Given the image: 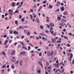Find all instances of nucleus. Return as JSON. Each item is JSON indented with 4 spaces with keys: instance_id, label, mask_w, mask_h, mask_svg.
Wrapping results in <instances>:
<instances>
[{
    "instance_id": "nucleus-17",
    "label": "nucleus",
    "mask_w": 74,
    "mask_h": 74,
    "mask_svg": "<svg viewBox=\"0 0 74 74\" xmlns=\"http://www.w3.org/2000/svg\"><path fill=\"white\" fill-rule=\"evenodd\" d=\"M61 21H63L64 22H66V21H67V20L64 19H62L61 20Z\"/></svg>"
},
{
    "instance_id": "nucleus-32",
    "label": "nucleus",
    "mask_w": 74,
    "mask_h": 74,
    "mask_svg": "<svg viewBox=\"0 0 74 74\" xmlns=\"http://www.w3.org/2000/svg\"><path fill=\"white\" fill-rule=\"evenodd\" d=\"M67 14V12H64V15H66Z\"/></svg>"
},
{
    "instance_id": "nucleus-53",
    "label": "nucleus",
    "mask_w": 74,
    "mask_h": 74,
    "mask_svg": "<svg viewBox=\"0 0 74 74\" xmlns=\"http://www.w3.org/2000/svg\"><path fill=\"white\" fill-rule=\"evenodd\" d=\"M64 38L65 39H68V37L66 36H65Z\"/></svg>"
},
{
    "instance_id": "nucleus-50",
    "label": "nucleus",
    "mask_w": 74,
    "mask_h": 74,
    "mask_svg": "<svg viewBox=\"0 0 74 74\" xmlns=\"http://www.w3.org/2000/svg\"><path fill=\"white\" fill-rule=\"evenodd\" d=\"M3 37L4 38H6L7 37V35H4L3 36Z\"/></svg>"
},
{
    "instance_id": "nucleus-1",
    "label": "nucleus",
    "mask_w": 74,
    "mask_h": 74,
    "mask_svg": "<svg viewBox=\"0 0 74 74\" xmlns=\"http://www.w3.org/2000/svg\"><path fill=\"white\" fill-rule=\"evenodd\" d=\"M54 66H56V67L57 68H59V63H58L57 64H54Z\"/></svg>"
},
{
    "instance_id": "nucleus-55",
    "label": "nucleus",
    "mask_w": 74,
    "mask_h": 74,
    "mask_svg": "<svg viewBox=\"0 0 74 74\" xmlns=\"http://www.w3.org/2000/svg\"><path fill=\"white\" fill-rule=\"evenodd\" d=\"M38 73H41V71L40 70H39L38 71Z\"/></svg>"
},
{
    "instance_id": "nucleus-22",
    "label": "nucleus",
    "mask_w": 74,
    "mask_h": 74,
    "mask_svg": "<svg viewBox=\"0 0 74 74\" xmlns=\"http://www.w3.org/2000/svg\"><path fill=\"white\" fill-rule=\"evenodd\" d=\"M31 49V47L30 46H29L28 47V51H29V50Z\"/></svg>"
},
{
    "instance_id": "nucleus-6",
    "label": "nucleus",
    "mask_w": 74,
    "mask_h": 74,
    "mask_svg": "<svg viewBox=\"0 0 74 74\" xmlns=\"http://www.w3.org/2000/svg\"><path fill=\"white\" fill-rule=\"evenodd\" d=\"M28 32H27V36H30V31L29 30H28Z\"/></svg>"
},
{
    "instance_id": "nucleus-44",
    "label": "nucleus",
    "mask_w": 74,
    "mask_h": 74,
    "mask_svg": "<svg viewBox=\"0 0 74 74\" xmlns=\"http://www.w3.org/2000/svg\"><path fill=\"white\" fill-rule=\"evenodd\" d=\"M57 4L58 5H60V2H57Z\"/></svg>"
},
{
    "instance_id": "nucleus-35",
    "label": "nucleus",
    "mask_w": 74,
    "mask_h": 74,
    "mask_svg": "<svg viewBox=\"0 0 74 74\" xmlns=\"http://www.w3.org/2000/svg\"><path fill=\"white\" fill-rule=\"evenodd\" d=\"M11 68L12 69H14L15 68V66H14V65H13L12 66Z\"/></svg>"
},
{
    "instance_id": "nucleus-8",
    "label": "nucleus",
    "mask_w": 74,
    "mask_h": 74,
    "mask_svg": "<svg viewBox=\"0 0 74 74\" xmlns=\"http://www.w3.org/2000/svg\"><path fill=\"white\" fill-rule=\"evenodd\" d=\"M49 25L50 26H51V27H53V26H54V24L53 23H50Z\"/></svg>"
},
{
    "instance_id": "nucleus-63",
    "label": "nucleus",
    "mask_w": 74,
    "mask_h": 74,
    "mask_svg": "<svg viewBox=\"0 0 74 74\" xmlns=\"http://www.w3.org/2000/svg\"><path fill=\"white\" fill-rule=\"evenodd\" d=\"M40 28L41 29H43V26H40Z\"/></svg>"
},
{
    "instance_id": "nucleus-28",
    "label": "nucleus",
    "mask_w": 74,
    "mask_h": 74,
    "mask_svg": "<svg viewBox=\"0 0 74 74\" xmlns=\"http://www.w3.org/2000/svg\"><path fill=\"white\" fill-rule=\"evenodd\" d=\"M12 6H13V7H14V6L15 5V3H12Z\"/></svg>"
},
{
    "instance_id": "nucleus-9",
    "label": "nucleus",
    "mask_w": 74,
    "mask_h": 74,
    "mask_svg": "<svg viewBox=\"0 0 74 74\" xmlns=\"http://www.w3.org/2000/svg\"><path fill=\"white\" fill-rule=\"evenodd\" d=\"M53 55V51H51V53H50V56H52Z\"/></svg>"
},
{
    "instance_id": "nucleus-42",
    "label": "nucleus",
    "mask_w": 74,
    "mask_h": 74,
    "mask_svg": "<svg viewBox=\"0 0 74 74\" xmlns=\"http://www.w3.org/2000/svg\"><path fill=\"white\" fill-rule=\"evenodd\" d=\"M69 60L70 62H71V58L69 57Z\"/></svg>"
},
{
    "instance_id": "nucleus-11",
    "label": "nucleus",
    "mask_w": 74,
    "mask_h": 74,
    "mask_svg": "<svg viewBox=\"0 0 74 74\" xmlns=\"http://www.w3.org/2000/svg\"><path fill=\"white\" fill-rule=\"evenodd\" d=\"M25 53H26V52L25 51H23L20 54V55H25Z\"/></svg>"
},
{
    "instance_id": "nucleus-15",
    "label": "nucleus",
    "mask_w": 74,
    "mask_h": 74,
    "mask_svg": "<svg viewBox=\"0 0 74 74\" xmlns=\"http://www.w3.org/2000/svg\"><path fill=\"white\" fill-rule=\"evenodd\" d=\"M42 6H41L40 8L38 10V12H40V10H41L42 9Z\"/></svg>"
},
{
    "instance_id": "nucleus-43",
    "label": "nucleus",
    "mask_w": 74,
    "mask_h": 74,
    "mask_svg": "<svg viewBox=\"0 0 74 74\" xmlns=\"http://www.w3.org/2000/svg\"><path fill=\"white\" fill-rule=\"evenodd\" d=\"M30 16H31V19H33V15H32V14H31L30 15Z\"/></svg>"
},
{
    "instance_id": "nucleus-54",
    "label": "nucleus",
    "mask_w": 74,
    "mask_h": 74,
    "mask_svg": "<svg viewBox=\"0 0 74 74\" xmlns=\"http://www.w3.org/2000/svg\"><path fill=\"white\" fill-rule=\"evenodd\" d=\"M69 36H72V33H69Z\"/></svg>"
},
{
    "instance_id": "nucleus-14",
    "label": "nucleus",
    "mask_w": 74,
    "mask_h": 74,
    "mask_svg": "<svg viewBox=\"0 0 74 74\" xmlns=\"http://www.w3.org/2000/svg\"><path fill=\"white\" fill-rule=\"evenodd\" d=\"M46 18L47 19L46 20L47 22H49V18H48V17H47Z\"/></svg>"
},
{
    "instance_id": "nucleus-59",
    "label": "nucleus",
    "mask_w": 74,
    "mask_h": 74,
    "mask_svg": "<svg viewBox=\"0 0 74 74\" xmlns=\"http://www.w3.org/2000/svg\"><path fill=\"white\" fill-rule=\"evenodd\" d=\"M20 47H21V45H18V48H20Z\"/></svg>"
},
{
    "instance_id": "nucleus-26",
    "label": "nucleus",
    "mask_w": 74,
    "mask_h": 74,
    "mask_svg": "<svg viewBox=\"0 0 74 74\" xmlns=\"http://www.w3.org/2000/svg\"><path fill=\"white\" fill-rule=\"evenodd\" d=\"M23 49H26L27 50V49L26 47H25L24 46H23Z\"/></svg>"
},
{
    "instance_id": "nucleus-3",
    "label": "nucleus",
    "mask_w": 74,
    "mask_h": 74,
    "mask_svg": "<svg viewBox=\"0 0 74 74\" xmlns=\"http://www.w3.org/2000/svg\"><path fill=\"white\" fill-rule=\"evenodd\" d=\"M15 53V50H13V51L12 52L11 55H14Z\"/></svg>"
},
{
    "instance_id": "nucleus-45",
    "label": "nucleus",
    "mask_w": 74,
    "mask_h": 74,
    "mask_svg": "<svg viewBox=\"0 0 74 74\" xmlns=\"http://www.w3.org/2000/svg\"><path fill=\"white\" fill-rule=\"evenodd\" d=\"M15 24H18V21H15Z\"/></svg>"
},
{
    "instance_id": "nucleus-16",
    "label": "nucleus",
    "mask_w": 74,
    "mask_h": 74,
    "mask_svg": "<svg viewBox=\"0 0 74 74\" xmlns=\"http://www.w3.org/2000/svg\"><path fill=\"white\" fill-rule=\"evenodd\" d=\"M55 39L53 38H52V41L54 43L55 42Z\"/></svg>"
},
{
    "instance_id": "nucleus-13",
    "label": "nucleus",
    "mask_w": 74,
    "mask_h": 74,
    "mask_svg": "<svg viewBox=\"0 0 74 74\" xmlns=\"http://www.w3.org/2000/svg\"><path fill=\"white\" fill-rule=\"evenodd\" d=\"M7 43H8V40H5V43L4 44V45H6V44H7Z\"/></svg>"
},
{
    "instance_id": "nucleus-19",
    "label": "nucleus",
    "mask_w": 74,
    "mask_h": 74,
    "mask_svg": "<svg viewBox=\"0 0 74 74\" xmlns=\"http://www.w3.org/2000/svg\"><path fill=\"white\" fill-rule=\"evenodd\" d=\"M21 44H22V45H24V46H25V44H24V43L23 42H20Z\"/></svg>"
},
{
    "instance_id": "nucleus-40",
    "label": "nucleus",
    "mask_w": 74,
    "mask_h": 74,
    "mask_svg": "<svg viewBox=\"0 0 74 74\" xmlns=\"http://www.w3.org/2000/svg\"><path fill=\"white\" fill-rule=\"evenodd\" d=\"M12 14H13V13L12 12H10V15H12Z\"/></svg>"
},
{
    "instance_id": "nucleus-62",
    "label": "nucleus",
    "mask_w": 74,
    "mask_h": 74,
    "mask_svg": "<svg viewBox=\"0 0 74 74\" xmlns=\"http://www.w3.org/2000/svg\"><path fill=\"white\" fill-rule=\"evenodd\" d=\"M41 53H39V56H41Z\"/></svg>"
},
{
    "instance_id": "nucleus-29",
    "label": "nucleus",
    "mask_w": 74,
    "mask_h": 74,
    "mask_svg": "<svg viewBox=\"0 0 74 74\" xmlns=\"http://www.w3.org/2000/svg\"><path fill=\"white\" fill-rule=\"evenodd\" d=\"M19 19H21V18H22V16L20 14L19 15Z\"/></svg>"
},
{
    "instance_id": "nucleus-33",
    "label": "nucleus",
    "mask_w": 74,
    "mask_h": 74,
    "mask_svg": "<svg viewBox=\"0 0 74 74\" xmlns=\"http://www.w3.org/2000/svg\"><path fill=\"white\" fill-rule=\"evenodd\" d=\"M42 3L44 4H45V3H47V1H43Z\"/></svg>"
},
{
    "instance_id": "nucleus-34",
    "label": "nucleus",
    "mask_w": 74,
    "mask_h": 74,
    "mask_svg": "<svg viewBox=\"0 0 74 74\" xmlns=\"http://www.w3.org/2000/svg\"><path fill=\"white\" fill-rule=\"evenodd\" d=\"M18 29H23V26H20Z\"/></svg>"
},
{
    "instance_id": "nucleus-48",
    "label": "nucleus",
    "mask_w": 74,
    "mask_h": 74,
    "mask_svg": "<svg viewBox=\"0 0 74 74\" xmlns=\"http://www.w3.org/2000/svg\"><path fill=\"white\" fill-rule=\"evenodd\" d=\"M25 38V36H22L21 37V39H23Z\"/></svg>"
},
{
    "instance_id": "nucleus-25",
    "label": "nucleus",
    "mask_w": 74,
    "mask_h": 74,
    "mask_svg": "<svg viewBox=\"0 0 74 74\" xmlns=\"http://www.w3.org/2000/svg\"><path fill=\"white\" fill-rule=\"evenodd\" d=\"M9 12H13V10H12L10 9L9 11Z\"/></svg>"
},
{
    "instance_id": "nucleus-47",
    "label": "nucleus",
    "mask_w": 74,
    "mask_h": 74,
    "mask_svg": "<svg viewBox=\"0 0 74 74\" xmlns=\"http://www.w3.org/2000/svg\"><path fill=\"white\" fill-rule=\"evenodd\" d=\"M29 45H30L31 46H32V47H34V45L31 44V43H29Z\"/></svg>"
},
{
    "instance_id": "nucleus-10",
    "label": "nucleus",
    "mask_w": 74,
    "mask_h": 74,
    "mask_svg": "<svg viewBox=\"0 0 74 74\" xmlns=\"http://www.w3.org/2000/svg\"><path fill=\"white\" fill-rule=\"evenodd\" d=\"M39 64H40V66H42V67H43V66L42 65V62L40 61H39Z\"/></svg>"
},
{
    "instance_id": "nucleus-46",
    "label": "nucleus",
    "mask_w": 74,
    "mask_h": 74,
    "mask_svg": "<svg viewBox=\"0 0 74 74\" xmlns=\"http://www.w3.org/2000/svg\"><path fill=\"white\" fill-rule=\"evenodd\" d=\"M10 34H12V33H13V32H12V31L11 30H10Z\"/></svg>"
},
{
    "instance_id": "nucleus-51",
    "label": "nucleus",
    "mask_w": 74,
    "mask_h": 74,
    "mask_svg": "<svg viewBox=\"0 0 74 74\" xmlns=\"http://www.w3.org/2000/svg\"><path fill=\"white\" fill-rule=\"evenodd\" d=\"M67 47H70L71 46L69 44H67Z\"/></svg>"
},
{
    "instance_id": "nucleus-39",
    "label": "nucleus",
    "mask_w": 74,
    "mask_h": 74,
    "mask_svg": "<svg viewBox=\"0 0 74 74\" xmlns=\"http://www.w3.org/2000/svg\"><path fill=\"white\" fill-rule=\"evenodd\" d=\"M51 66H50L48 67V69H51Z\"/></svg>"
},
{
    "instance_id": "nucleus-60",
    "label": "nucleus",
    "mask_w": 74,
    "mask_h": 74,
    "mask_svg": "<svg viewBox=\"0 0 74 74\" xmlns=\"http://www.w3.org/2000/svg\"><path fill=\"white\" fill-rule=\"evenodd\" d=\"M2 18H3V19H4V15H2Z\"/></svg>"
},
{
    "instance_id": "nucleus-38",
    "label": "nucleus",
    "mask_w": 74,
    "mask_h": 74,
    "mask_svg": "<svg viewBox=\"0 0 74 74\" xmlns=\"http://www.w3.org/2000/svg\"><path fill=\"white\" fill-rule=\"evenodd\" d=\"M57 34L56 32L54 33L53 34V35L54 36H56Z\"/></svg>"
},
{
    "instance_id": "nucleus-64",
    "label": "nucleus",
    "mask_w": 74,
    "mask_h": 74,
    "mask_svg": "<svg viewBox=\"0 0 74 74\" xmlns=\"http://www.w3.org/2000/svg\"><path fill=\"white\" fill-rule=\"evenodd\" d=\"M72 63L73 64H74V60H73V61H72Z\"/></svg>"
},
{
    "instance_id": "nucleus-31",
    "label": "nucleus",
    "mask_w": 74,
    "mask_h": 74,
    "mask_svg": "<svg viewBox=\"0 0 74 74\" xmlns=\"http://www.w3.org/2000/svg\"><path fill=\"white\" fill-rule=\"evenodd\" d=\"M46 66H49V63L48 62H46Z\"/></svg>"
},
{
    "instance_id": "nucleus-20",
    "label": "nucleus",
    "mask_w": 74,
    "mask_h": 74,
    "mask_svg": "<svg viewBox=\"0 0 74 74\" xmlns=\"http://www.w3.org/2000/svg\"><path fill=\"white\" fill-rule=\"evenodd\" d=\"M20 64L21 66H22V61L21 60L20 61Z\"/></svg>"
},
{
    "instance_id": "nucleus-37",
    "label": "nucleus",
    "mask_w": 74,
    "mask_h": 74,
    "mask_svg": "<svg viewBox=\"0 0 74 74\" xmlns=\"http://www.w3.org/2000/svg\"><path fill=\"white\" fill-rule=\"evenodd\" d=\"M49 8H50V9H51V8H52L53 7H52V5H50L49 6Z\"/></svg>"
},
{
    "instance_id": "nucleus-24",
    "label": "nucleus",
    "mask_w": 74,
    "mask_h": 74,
    "mask_svg": "<svg viewBox=\"0 0 74 74\" xmlns=\"http://www.w3.org/2000/svg\"><path fill=\"white\" fill-rule=\"evenodd\" d=\"M33 17H34V18H36L37 17V15H36V14H34L33 16Z\"/></svg>"
},
{
    "instance_id": "nucleus-27",
    "label": "nucleus",
    "mask_w": 74,
    "mask_h": 74,
    "mask_svg": "<svg viewBox=\"0 0 74 74\" xmlns=\"http://www.w3.org/2000/svg\"><path fill=\"white\" fill-rule=\"evenodd\" d=\"M57 19H58V20H61V17L60 16H58L57 17Z\"/></svg>"
},
{
    "instance_id": "nucleus-57",
    "label": "nucleus",
    "mask_w": 74,
    "mask_h": 74,
    "mask_svg": "<svg viewBox=\"0 0 74 74\" xmlns=\"http://www.w3.org/2000/svg\"><path fill=\"white\" fill-rule=\"evenodd\" d=\"M18 5H19V2H18L17 3L16 5L18 6Z\"/></svg>"
},
{
    "instance_id": "nucleus-12",
    "label": "nucleus",
    "mask_w": 74,
    "mask_h": 74,
    "mask_svg": "<svg viewBox=\"0 0 74 74\" xmlns=\"http://www.w3.org/2000/svg\"><path fill=\"white\" fill-rule=\"evenodd\" d=\"M13 33L16 34H18V32L16 31H14L13 32Z\"/></svg>"
},
{
    "instance_id": "nucleus-2",
    "label": "nucleus",
    "mask_w": 74,
    "mask_h": 74,
    "mask_svg": "<svg viewBox=\"0 0 74 74\" xmlns=\"http://www.w3.org/2000/svg\"><path fill=\"white\" fill-rule=\"evenodd\" d=\"M12 60L13 62H16V59H15V57H13V58Z\"/></svg>"
},
{
    "instance_id": "nucleus-56",
    "label": "nucleus",
    "mask_w": 74,
    "mask_h": 74,
    "mask_svg": "<svg viewBox=\"0 0 74 74\" xmlns=\"http://www.w3.org/2000/svg\"><path fill=\"white\" fill-rule=\"evenodd\" d=\"M1 71H3V72H2V73L3 74V73H4V70H1Z\"/></svg>"
},
{
    "instance_id": "nucleus-7",
    "label": "nucleus",
    "mask_w": 74,
    "mask_h": 74,
    "mask_svg": "<svg viewBox=\"0 0 74 74\" xmlns=\"http://www.w3.org/2000/svg\"><path fill=\"white\" fill-rule=\"evenodd\" d=\"M15 13L16 14H18L19 13V11L18 10H16L15 11V12L13 13V14H15Z\"/></svg>"
},
{
    "instance_id": "nucleus-52",
    "label": "nucleus",
    "mask_w": 74,
    "mask_h": 74,
    "mask_svg": "<svg viewBox=\"0 0 74 74\" xmlns=\"http://www.w3.org/2000/svg\"><path fill=\"white\" fill-rule=\"evenodd\" d=\"M8 47V45H5V47L6 48H7Z\"/></svg>"
},
{
    "instance_id": "nucleus-36",
    "label": "nucleus",
    "mask_w": 74,
    "mask_h": 74,
    "mask_svg": "<svg viewBox=\"0 0 74 74\" xmlns=\"http://www.w3.org/2000/svg\"><path fill=\"white\" fill-rule=\"evenodd\" d=\"M58 71H59V70H58V69H56L55 71V73H58Z\"/></svg>"
},
{
    "instance_id": "nucleus-61",
    "label": "nucleus",
    "mask_w": 74,
    "mask_h": 74,
    "mask_svg": "<svg viewBox=\"0 0 74 74\" xmlns=\"http://www.w3.org/2000/svg\"><path fill=\"white\" fill-rule=\"evenodd\" d=\"M40 35H41V36H45V35L42 33H40Z\"/></svg>"
},
{
    "instance_id": "nucleus-4",
    "label": "nucleus",
    "mask_w": 74,
    "mask_h": 74,
    "mask_svg": "<svg viewBox=\"0 0 74 74\" xmlns=\"http://www.w3.org/2000/svg\"><path fill=\"white\" fill-rule=\"evenodd\" d=\"M47 55L48 56H49L51 55V52L50 51H48L47 53Z\"/></svg>"
},
{
    "instance_id": "nucleus-5",
    "label": "nucleus",
    "mask_w": 74,
    "mask_h": 74,
    "mask_svg": "<svg viewBox=\"0 0 74 74\" xmlns=\"http://www.w3.org/2000/svg\"><path fill=\"white\" fill-rule=\"evenodd\" d=\"M60 10L61 11H63L64 10V7H61Z\"/></svg>"
},
{
    "instance_id": "nucleus-30",
    "label": "nucleus",
    "mask_w": 74,
    "mask_h": 74,
    "mask_svg": "<svg viewBox=\"0 0 74 74\" xmlns=\"http://www.w3.org/2000/svg\"><path fill=\"white\" fill-rule=\"evenodd\" d=\"M21 20L22 22H25V19H24V18H22Z\"/></svg>"
},
{
    "instance_id": "nucleus-58",
    "label": "nucleus",
    "mask_w": 74,
    "mask_h": 74,
    "mask_svg": "<svg viewBox=\"0 0 74 74\" xmlns=\"http://www.w3.org/2000/svg\"><path fill=\"white\" fill-rule=\"evenodd\" d=\"M62 18H64V19H66V17H65V16H62Z\"/></svg>"
},
{
    "instance_id": "nucleus-49",
    "label": "nucleus",
    "mask_w": 74,
    "mask_h": 74,
    "mask_svg": "<svg viewBox=\"0 0 74 74\" xmlns=\"http://www.w3.org/2000/svg\"><path fill=\"white\" fill-rule=\"evenodd\" d=\"M57 42L58 43H60L61 42V40H59L58 41H57Z\"/></svg>"
},
{
    "instance_id": "nucleus-41",
    "label": "nucleus",
    "mask_w": 74,
    "mask_h": 74,
    "mask_svg": "<svg viewBox=\"0 0 74 74\" xmlns=\"http://www.w3.org/2000/svg\"><path fill=\"white\" fill-rule=\"evenodd\" d=\"M47 27L48 28H50V26H49V25L48 24H47Z\"/></svg>"
},
{
    "instance_id": "nucleus-21",
    "label": "nucleus",
    "mask_w": 74,
    "mask_h": 74,
    "mask_svg": "<svg viewBox=\"0 0 74 74\" xmlns=\"http://www.w3.org/2000/svg\"><path fill=\"white\" fill-rule=\"evenodd\" d=\"M1 53L2 54V55H5V52L4 51H3L2 52H1Z\"/></svg>"
},
{
    "instance_id": "nucleus-18",
    "label": "nucleus",
    "mask_w": 74,
    "mask_h": 74,
    "mask_svg": "<svg viewBox=\"0 0 74 74\" xmlns=\"http://www.w3.org/2000/svg\"><path fill=\"white\" fill-rule=\"evenodd\" d=\"M60 25H61V26H62V27L64 26V24L62 23H60Z\"/></svg>"
},
{
    "instance_id": "nucleus-23",
    "label": "nucleus",
    "mask_w": 74,
    "mask_h": 74,
    "mask_svg": "<svg viewBox=\"0 0 74 74\" xmlns=\"http://www.w3.org/2000/svg\"><path fill=\"white\" fill-rule=\"evenodd\" d=\"M70 57L71 58H73V54L72 53H71L70 54Z\"/></svg>"
}]
</instances>
